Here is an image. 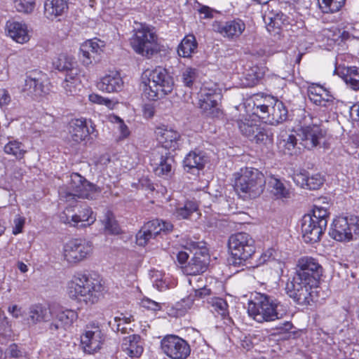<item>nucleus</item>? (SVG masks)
<instances>
[{"instance_id": "nucleus-50", "label": "nucleus", "mask_w": 359, "mask_h": 359, "mask_svg": "<svg viewBox=\"0 0 359 359\" xmlns=\"http://www.w3.org/2000/svg\"><path fill=\"white\" fill-rule=\"evenodd\" d=\"M82 46L85 47V50H89V51L91 52L93 55L100 54L103 51L102 48L104 46V41L97 39L88 40L86 41Z\"/></svg>"}, {"instance_id": "nucleus-52", "label": "nucleus", "mask_w": 359, "mask_h": 359, "mask_svg": "<svg viewBox=\"0 0 359 359\" xmlns=\"http://www.w3.org/2000/svg\"><path fill=\"white\" fill-rule=\"evenodd\" d=\"M89 100L93 103L104 105L110 109H112L115 104L111 100L104 97L96 93L90 94L89 95Z\"/></svg>"}, {"instance_id": "nucleus-63", "label": "nucleus", "mask_w": 359, "mask_h": 359, "mask_svg": "<svg viewBox=\"0 0 359 359\" xmlns=\"http://www.w3.org/2000/svg\"><path fill=\"white\" fill-rule=\"evenodd\" d=\"M62 85L67 95H74L76 93L77 87L80 83H72L67 80H64Z\"/></svg>"}, {"instance_id": "nucleus-41", "label": "nucleus", "mask_w": 359, "mask_h": 359, "mask_svg": "<svg viewBox=\"0 0 359 359\" xmlns=\"http://www.w3.org/2000/svg\"><path fill=\"white\" fill-rule=\"evenodd\" d=\"M237 123L241 133L248 137L249 140L252 139V137H254L253 134L255 133V130H257L259 127V125L253 120L247 117L238 120Z\"/></svg>"}, {"instance_id": "nucleus-2", "label": "nucleus", "mask_w": 359, "mask_h": 359, "mask_svg": "<svg viewBox=\"0 0 359 359\" xmlns=\"http://www.w3.org/2000/svg\"><path fill=\"white\" fill-rule=\"evenodd\" d=\"M104 289L99 277L83 273H76L67 285L70 299L90 305L99 301L103 295Z\"/></svg>"}, {"instance_id": "nucleus-32", "label": "nucleus", "mask_w": 359, "mask_h": 359, "mask_svg": "<svg viewBox=\"0 0 359 359\" xmlns=\"http://www.w3.org/2000/svg\"><path fill=\"white\" fill-rule=\"evenodd\" d=\"M183 163L187 172H194L204 168L206 159L202 152L191 151L186 156Z\"/></svg>"}, {"instance_id": "nucleus-56", "label": "nucleus", "mask_w": 359, "mask_h": 359, "mask_svg": "<svg viewBox=\"0 0 359 359\" xmlns=\"http://www.w3.org/2000/svg\"><path fill=\"white\" fill-rule=\"evenodd\" d=\"M78 75L79 69L76 67H74L65 72V78L64 80H67L72 83H80L81 81Z\"/></svg>"}, {"instance_id": "nucleus-37", "label": "nucleus", "mask_w": 359, "mask_h": 359, "mask_svg": "<svg viewBox=\"0 0 359 359\" xmlns=\"http://www.w3.org/2000/svg\"><path fill=\"white\" fill-rule=\"evenodd\" d=\"M268 184L276 199H286L290 197V190L278 178L271 176Z\"/></svg>"}, {"instance_id": "nucleus-30", "label": "nucleus", "mask_w": 359, "mask_h": 359, "mask_svg": "<svg viewBox=\"0 0 359 359\" xmlns=\"http://www.w3.org/2000/svg\"><path fill=\"white\" fill-rule=\"evenodd\" d=\"M50 316V309H48L41 304H34L29 306L24 320L27 324L33 325L48 321Z\"/></svg>"}, {"instance_id": "nucleus-27", "label": "nucleus", "mask_w": 359, "mask_h": 359, "mask_svg": "<svg viewBox=\"0 0 359 359\" xmlns=\"http://www.w3.org/2000/svg\"><path fill=\"white\" fill-rule=\"evenodd\" d=\"M122 351L132 358H140L144 351L143 341L138 334L123 337L121 343Z\"/></svg>"}, {"instance_id": "nucleus-26", "label": "nucleus", "mask_w": 359, "mask_h": 359, "mask_svg": "<svg viewBox=\"0 0 359 359\" xmlns=\"http://www.w3.org/2000/svg\"><path fill=\"white\" fill-rule=\"evenodd\" d=\"M171 212L174 217L178 219H187L198 209L196 201L186 200L184 202L173 201L170 204Z\"/></svg>"}, {"instance_id": "nucleus-57", "label": "nucleus", "mask_w": 359, "mask_h": 359, "mask_svg": "<svg viewBox=\"0 0 359 359\" xmlns=\"http://www.w3.org/2000/svg\"><path fill=\"white\" fill-rule=\"evenodd\" d=\"M194 301V297L192 295H189L181 299L180 302H177L176 305L177 309L182 311H187L192 306Z\"/></svg>"}, {"instance_id": "nucleus-21", "label": "nucleus", "mask_w": 359, "mask_h": 359, "mask_svg": "<svg viewBox=\"0 0 359 359\" xmlns=\"http://www.w3.org/2000/svg\"><path fill=\"white\" fill-rule=\"evenodd\" d=\"M155 134L157 140L164 149L175 150L179 147L180 135L178 132L161 126L156 128Z\"/></svg>"}, {"instance_id": "nucleus-39", "label": "nucleus", "mask_w": 359, "mask_h": 359, "mask_svg": "<svg viewBox=\"0 0 359 359\" xmlns=\"http://www.w3.org/2000/svg\"><path fill=\"white\" fill-rule=\"evenodd\" d=\"M197 48V42L194 35L185 36L180 43L177 53L180 57H189Z\"/></svg>"}, {"instance_id": "nucleus-16", "label": "nucleus", "mask_w": 359, "mask_h": 359, "mask_svg": "<svg viewBox=\"0 0 359 359\" xmlns=\"http://www.w3.org/2000/svg\"><path fill=\"white\" fill-rule=\"evenodd\" d=\"M323 221L319 222L310 217V215H305L302 221V233L304 242L314 243L320 241L326 226H323Z\"/></svg>"}, {"instance_id": "nucleus-23", "label": "nucleus", "mask_w": 359, "mask_h": 359, "mask_svg": "<svg viewBox=\"0 0 359 359\" xmlns=\"http://www.w3.org/2000/svg\"><path fill=\"white\" fill-rule=\"evenodd\" d=\"M5 29L7 35L18 43H27L30 39L27 25L22 21L9 20Z\"/></svg>"}, {"instance_id": "nucleus-61", "label": "nucleus", "mask_w": 359, "mask_h": 359, "mask_svg": "<svg viewBox=\"0 0 359 359\" xmlns=\"http://www.w3.org/2000/svg\"><path fill=\"white\" fill-rule=\"evenodd\" d=\"M141 305L144 308L154 311L161 310L162 307L161 304L148 298L142 299Z\"/></svg>"}, {"instance_id": "nucleus-62", "label": "nucleus", "mask_w": 359, "mask_h": 359, "mask_svg": "<svg viewBox=\"0 0 359 359\" xmlns=\"http://www.w3.org/2000/svg\"><path fill=\"white\" fill-rule=\"evenodd\" d=\"M194 290L195 292L194 296L199 298H204L206 296H210L212 293L211 290L206 286L196 285L194 286Z\"/></svg>"}, {"instance_id": "nucleus-8", "label": "nucleus", "mask_w": 359, "mask_h": 359, "mask_svg": "<svg viewBox=\"0 0 359 359\" xmlns=\"http://www.w3.org/2000/svg\"><path fill=\"white\" fill-rule=\"evenodd\" d=\"M228 247L231 253L229 264L234 266L245 265V262L255 252V241L245 232L232 234L228 241Z\"/></svg>"}, {"instance_id": "nucleus-48", "label": "nucleus", "mask_w": 359, "mask_h": 359, "mask_svg": "<svg viewBox=\"0 0 359 359\" xmlns=\"http://www.w3.org/2000/svg\"><path fill=\"white\" fill-rule=\"evenodd\" d=\"M198 77V71L195 68L187 67L182 70L181 74V81L187 87L191 88L196 78Z\"/></svg>"}, {"instance_id": "nucleus-19", "label": "nucleus", "mask_w": 359, "mask_h": 359, "mask_svg": "<svg viewBox=\"0 0 359 359\" xmlns=\"http://www.w3.org/2000/svg\"><path fill=\"white\" fill-rule=\"evenodd\" d=\"M95 127L88 128L86 120L84 118H74L69 121L68 133L69 139L74 143H79L86 140L88 135L97 136Z\"/></svg>"}, {"instance_id": "nucleus-64", "label": "nucleus", "mask_w": 359, "mask_h": 359, "mask_svg": "<svg viewBox=\"0 0 359 359\" xmlns=\"http://www.w3.org/2000/svg\"><path fill=\"white\" fill-rule=\"evenodd\" d=\"M274 250L271 248L268 249L265 252H264L259 257V264H264L266 262L270 261L271 259H274L273 257Z\"/></svg>"}, {"instance_id": "nucleus-9", "label": "nucleus", "mask_w": 359, "mask_h": 359, "mask_svg": "<svg viewBox=\"0 0 359 359\" xmlns=\"http://www.w3.org/2000/svg\"><path fill=\"white\" fill-rule=\"evenodd\" d=\"M358 217H338L331 225L329 235L339 242H349L359 234Z\"/></svg>"}, {"instance_id": "nucleus-33", "label": "nucleus", "mask_w": 359, "mask_h": 359, "mask_svg": "<svg viewBox=\"0 0 359 359\" xmlns=\"http://www.w3.org/2000/svg\"><path fill=\"white\" fill-rule=\"evenodd\" d=\"M287 109L285 104L278 100L271 107L269 114L267 115V122L270 125H278L287 119Z\"/></svg>"}, {"instance_id": "nucleus-45", "label": "nucleus", "mask_w": 359, "mask_h": 359, "mask_svg": "<svg viewBox=\"0 0 359 359\" xmlns=\"http://www.w3.org/2000/svg\"><path fill=\"white\" fill-rule=\"evenodd\" d=\"M53 65L58 71L65 72L75 67V62L72 57L62 54L53 62Z\"/></svg>"}, {"instance_id": "nucleus-18", "label": "nucleus", "mask_w": 359, "mask_h": 359, "mask_svg": "<svg viewBox=\"0 0 359 359\" xmlns=\"http://www.w3.org/2000/svg\"><path fill=\"white\" fill-rule=\"evenodd\" d=\"M213 30L229 40L238 39L245 29V24L241 19H233L226 22L215 21L212 24Z\"/></svg>"}, {"instance_id": "nucleus-36", "label": "nucleus", "mask_w": 359, "mask_h": 359, "mask_svg": "<svg viewBox=\"0 0 359 359\" xmlns=\"http://www.w3.org/2000/svg\"><path fill=\"white\" fill-rule=\"evenodd\" d=\"M297 139L293 134L282 132L278 137V145L286 154L292 155L295 151Z\"/></svg>"}, {"instance_id": "nucleus-55", "label": "nucleus", "mask_w": 359, "mask_h": 359, "mask_svg": "<svg viewBox=\"0 0 359 359\" xmlns=\"http://www.w3.org/2000/svg\"><path fill=\"white\" fill-rule=\"evenodd\" d=\"M25 224V218L19 215H16L13 220V226L12 230L13 234L18 235V233H22Z\"/></svg>"}, {"instance_id": "nucleus-43", "label": "nucleus", "mask_w": 359, "mask_h": 359, "mask_svg": "<svg viewBox=\"0 0 359 359\" xmlns=\"http://www.w3.org/2000/svg\"><path fill=\"white\" fill-rule=\"evenodd\" d=\"M265 74V68H259L258 67H253L245 74V79L247 81L245 85L248 86H254L257 84L259 81L262 79Z\"/></svg>"}, {"instance_id": "nucleus-7", "label": "nucleus", "mask_w": 359, "mask_h": 359, "mask_svg": "<svg viewBox=\"0 0 359 359\" xmlns=\"http://www.w3.org/2000/svg\"><path fill=\"white\" fill-rule=\"evenodd\" d=\"M278 301L272 296L264 293H256L249 301L248 313L258 323L271 322L279 318Z\"/></svg>"}, {"instance_id": "nucleus-12", "label": "nucleus", "mask_w": 359, "mask_h": 359, "mask_svg": "<svg viewBox=\"0 0 359 359\" xmlns=\"http://www.w3.org/2000/svg\"><path fill=\"white\" fill-rule=\"evenodd\" d=\"M51 322L48 329L52 333L60 330H66L77 320L79 315L76 311L65 309L61 306L50 308Z\"/></svg>"}, {"instance_id": "nucleus-34", "label": "nucleus", "mask_w": 359, "mask_h": 359, "mask_svg": "<svg viewBox=\"0 0 359 359\" xmlns=\"http://www.w3.org/2000/svg\"><path fill=\"white\" fill-rule=\"evenodd\" d=\"M72 220L73 221V226H78L79 223L81 222V226L84 227L93 224L96 220V217L91 208L84 205L81 207L79 213L72 215Z\"/></svg>"}, {"instance_id": "nucleus-53", "label": "nucleus", "mask_w": 359, "mask_h": 359, "mask_svg": "<svg viewBox=\"0 0 359 359\" xmlns=\"http://www.w3.org/2000/svg\"><path fill=\"white\" fill-rule=\"evenodd\" d=\"M323 184V179L320 174L308 176L306 189L316 190Z\"/></svg>"}, {"instance_id": "nucleus-5", "label": "nucleus", "mask_w": 359, "mask_h": 359, "mask_svg": "<svg viewBox=\"0 0 359 359\" xmlns=\"http://www.w3.org/2000/svg\"><path fill=\"white\" fill-rule=\"evenodd\" d=\"M130 43L134 51L143 57L150 58L161 50L158 36L149 25L135 22Z\"/></svg>"}, {"instance_id": "nucleus-60", "label": "nucleus", "mask_w": 359, "mask_h": 359, "mask_svg": "<svg viewBox=\"0 0 359 359\" xmlns=\"http://www.w3.org/2000/svg\"><path fill=\"white\" fill-rule=\"evenodd\" d=\"M6 355L9 358H18L23 356V352L15 344H11L6 350Z\"/></svg>"}, {"instance_id": "nucleus-49", "label": "nucleus", "mask_w": 359, "mask_h": 359, "mask_svg": "<svg viewBox=\"0 0 359 359\" xmlns=\"http://www.w3.org/2000/svg\"><path fill=\"white\" fill-rule=\"evenodd\" d=\"M253 109L255 114H257L261 118L265 119L266 123L267 122V115L269 114L271 108L262 104L258 97H255Z\"/></svg>"}, {"instance_id": "nucleus-24", "label": "nucleus", "mask_w": 359, "mask_h": 359, "mask_svg": "<svg viewBox=\"0 0 359 359\" xmlns=\"http://www.w3.org/2000/svg\"><path fill=\"white\" fill-rule=\"evenodd\" d=\"M123 86V79L117 71L109 72L97 83V87L100 90L109 93L120 91Z\"/></svg>"}, {"instance_id": "nucleus-44", "label": "nucleus", "mask_w": 359, "mask_h": 359, "mask_svg": "<svg viewBox=\"0 0 359 359\" xmlns=\"http://www.w3.org/2000/svg\"><path fill=\"white\" fill-rule=\"evenodd\" d=\"M102 224L104 226L105 231L111 234H118L121 231L119 225L115 219L112 212L107 211L102 219Z\"/></svg>"}, {"instance_id": "nucleus-29", "label": "nucleus", "mask_w": 359, "mask_h": 359, "mask_svg": "<svg viewBox=\"0 0 359 359\" xmlns=\"http://www.w3.org/2000/svg\"><path fill=\"white\" fill-rule=\"evenodd\" d=\"M43 76V75L41 72H31L27 75L25 80L24 91L35 95H41L43 93H45Z\"/></svg>"}, {"instance_id": "nucleus-58", "label": "nucleus", "mask_w": 359, "mask_h": 359, "mask_svg": "<svg viewBox=\"0 0 359 359\" xmlns=\"http://www.w3.org/2000/svg\"><path fill=\"white\" fill-rule=\"evenodd\" d=\"M80 53L81 60L86 66L92 63V58L95 59L93 54L89 50H85V47L83 46L80 48Z\"/></svg>"}, {"instance_id": "nucleus-46", "label": "nucleus", "mask_w": 359, "mask_h": 359, "mask_svg": "<svg viewBox=\"0 0 359 359\" xmlns=\"http://www.w3.org/2000/svg\"><path fill=\"white\" fill-rule=\"evenodd\" d=\"M344 81L353 90H359V69L356 67L348 68L344 76Z\"/></svg>"}, {"instance_id": "nucleus-59", "label": "nucleus", "mask_w": 359, "mask_h": 359, "mask_svg": "<svg viewBox=\"0 0 359 359\" xmlns=\"http://www.w3.org/2000/svg\"><path fill=\"white\" fill-rule=\"evenodd\" d=\"M109 325L112 330L116 332H121L122 334L128 333V331L131 330V328H128L126 326L127 324L117 321V320L109 321Z\"/></svg>"}, {"instance_id": "nucleus-38", "label": "nucleus", "mask_w": 359, "mask_h": 359, "mask_svg": "<svg viewBox=\"0 0 359 359\" xmlns=\"http://www.w3.org/2000/svg\"><path fill=\"white\" fill-rule=\"evenodd\" d=\"M208 308L215 315L222 318L229 316V306L226 301L220 297H210L208 299Z\"/></svg>"}, {"instance_id": "nucleus-4", "label": "nucleus", "mask_w": 359, "mask_h": 359, "mask_svg": "<svg viewBox=\"0 0 359 359\" xmlns=\"http://www.w3.org/2000/svg\"><path fill=\"white\" fill-rule=\"evenodd\" d=\"M266 180L259 170L254 168L241 169L236 178L234 189L243 200L255 198L264 191Z\"/></svg>"}, {"instance_id": "nucleus-51", "label": "nucleus", "mask_w": 359, "mask_h": 359, "mask_svg": "<svg viewBox=\"0 0 359 359\" xmlns=\"http://www.w3.org/2000/svg\"><path fill=\"white\" fill-rule=\"evenodd\" d=\"M310 217H312L313 219H316L320 222L323 221L324 223L323 226L327 227L328 212L326 208L315 205L313 210V214L310 215Z\"/></svg>"}, {"instance_id": "nucleus-31", "label": "nucleus", "mask_w": 359, "mask_h": 359, "mask_svg": "<svg viewBox=\"0 0 359 359\" xmlns=\"http://www.w3.org/2000/svg\"><path fill=\"white\" fill-rule=\"evenodd\" d=\"M263 18L269 32L280 29L283 26L289 24L288 18L281 12L269 11L264 14Z\"/></svg>"}, {"instance_id": "nucleus-35", "label": "nucleus", "mask_w": 359, "mask_h": 359, "mask_svg": "<svg viewBox=\"0 0 359 359\" xmlns=\"http://www.w3.org/2000/svg\"><path fill=\"white\" fill-rule=\"evenodd\" d=\"M4 151L6 154L13 156L18 160L22 159L27 152L25 145L13 138L8 139V142L4 145Z\"/></svg>"}, {"instance_id": "nucleus-20", "label": "nucleus", "mask_w": 359, "mask_h": 359, "mask_svg": "<svg viewBox=\"0 0 359 359\" xmlns=\"http://www.w3.org/2000/svg\"><path fill=\"white\" fill-rule=\"evenodd\" d=\"M103 341V334L98 326H87L85 333L81 337L84 351L88 353L97 351Z\"/></svg>"}, {"instance_id": "nucleus-25", "label": "nucleus", "mask_w": 359, "mask_h": 359, "mask_svg": "<svg viewBox=\"0 0 359 359\" xmlns=\"http://www.w3.org/2000/svg\"><path fill=\"white\" fill-rule=\"evenodd\" d=\"M308 96L311 102L323 107H330L334 104V97L320 85L312 84L308 88Z\"/></svg>"}, {"instance_id": "nucleus-6", "label": "nucleus", "mask_w": 359, "mask_h": 359, "mask_svg": "<svg viewBox=\"0 0 359 359\" xmlns=\"http://www.w3.org/2000/svg\"><path fill=\"white\" fill-rule=\"evenodd\" d=\"M147 81L145 82L144 93L149 100H156L170 93L174 87V80L164 68L158 67L145 73Z\"/></svg>"}, {"instance_id": "nucleus-11", "label": "nucleus", "mask_w": 359, "mask_h": 359, "mask_svg": "<svg viewBox=\"0 0 359 359\" xmlns=\"http://www.w3.org/2000/svg\"><path fill=\"white\" fill-rule=\"evenodd\" d=\"M173 225L170 222L154 219L144 224L136 236L137 245L144 246L151 239L171 232Z\"/></svg>"}, {"instance_id": "nucleus-17", "label": "nucleus", "mask_w": 359, "mask_h": 359, "mask_svg": "<svg viewBox=\"0 0 359 359\" xmlns=\"http://www.w3.org/2000/svg\"><path fill=\"white\" fill-rule=\"evenodd\" d=\"M151 165L156 175L168 177L172 170L174 158L169 152L162 149L154 151L151 154Z\"/></svg>"}, {"instance_id": "nucleus-42", "label": "nucleus", "mask_w": 359, "mask_h": 359, "mask_svg": "<svg viewBox=\"0 0 359 359\" xmlns=\"http://www.w3.org/2000/svg\"><path fill=\"white\" fill-rule=\"evenodd\" d=\"M254 137L250 140L255 142L257 144H268L273 143V133L267 128L259 126L258 129L255 130Z\"/></svg>"}, {"instance_id": "nucleus-40", "label": "nucleus", "mask_w": 359, "mask_h": 359, "mask_svg": "<svg viewBox=\"0 0 359 359\" xmlns=\"http://www.w3.org/2000/svg\"><path fill=\"white\" fill-rule=\"evenodd\" d=\"M320 9L324 13H334L344 6L346 0H318Z\"/></svg>"}, {"instance_id": "nucleus-28", "label": "nucleus", "mask_w": 359, "mask_h": 359, "mask_svg": "<svg viewBox=\"0 0 359 359\" xmlns=\"http://www.w3.org/2000/svg\"><path fill=\"white\" fill-rule=\"evenodd\" d=\"M70 0H46L44 2V15L49 20H54L65 15L69 8Z\"/></svg>"}, {"instance_id": "nucleus-47", "label": "nucleus", "mask_w": 359, "mask_h": 359, "mask_svg": "<svg viewBox=\"0 0 359 359\" xmlns=\"http://www.w3.org/2000/svg\"><path fill=\"white\" fill-rule=\"evenodd\" d=\"M13 4L17 11L29 14L34 10L36 0H13Z\"/></svg>"}, {"instance_id": "nucleus-54", "label": "nucleus", "mask_w": 359, "mask_h": 359, "mask_svg": "<svg viewBox=\"0 0 359 359\" xmlns=\"http://www.w3.org/2000/svg\"><path fill=\"white\" fill-rule=\"evenodd\" d=\"M292 179L297 186L306 189L308 175L306 171L294 173Z\"/></svg>"}, {"instance_id": "nucleus-22", "label": "nucleus", "mask_w": 359, "mask_h": 359, "mask_svg": "<svg viewBox=\"0 0 359 359\" xmlns=\"http://www.w3.org/2000/svg\"><path fill=\"white\" fill-rule=\"evenodd\" d=\"M209 261L208 253L196 252L188 264L183 267V272L187 276H197L208 269Z\"/></svg>"}, {"instance_id": "nucleus-13", "label": "nucleus", "mask_w": 359, "mask_h": 359, "mask_svg": "<svg viewBox=\"0 0 359 359\" xmlns=\"http://www.w3.org/2000/svg\"><path fill=\"white\" fill-rule=\"evenodd\" d=\"M163 351L172 359H186L191 353L189 344L176 335H168L161 341Z\"/></svg>"}, {"instance_id": "nucleus-1", "label": "nucleus", "mask_w": 359, "mask_h": 359, "mask_svg": "<svg viewBox=\"0 0 359 359\" xmlns=\"http://www.w3.org/2000/svg\"><path fill=\"white\" fill-rule=\"evenodd\" d=\"M296 272L285 285L286 294L299 305H309L315 301L314 289L319 286L323 269L318 261L312 257H301Z\"/></svg>"}, {"instance_id": "nucleus-3", "label": "nucleus", "mask_w": 359, "mask_h": 359, "mask_svg": "<svg viewBox=\"0 0 359 359\" xmlns=\"http://www.w3.org/2000/svg\"><path fill=\"white\" fill-rule=\"evenodd\" d=\"M100 190L95 184L88 182L80 174L74 172L70 175L68 187L59 188L60 200L69 204L76 205L77 198L95 199Z\"/></svg>"}, {"instance_id": "nucleus-10", "label": "nucleus", "mask_w": 359, "mask_h": 359, "mask_svg": "<svg viewBox=\"0 0 359 359\" xmlns=\"http://www.w3.org/2000/svg\"><path fill=\"white\" fill-rule=\"evenodd\" d=\"M92 242L85 238H74L64 246V257L70 264H77L88 259L93 253Z\"/></svg>"}, {"instance_id": "nucleus-15", "label": "nucleus", "mask_w": 359, "mask_h": 359, "mask_svg": "<svg viewBox=\"0 0 359 359\" xmlns=\"http://www.w3.org/2000/svg\"><path fill=\"white\" fill-rule=\"evenodd\" d=\"M299 144L311 150L320 145L326 135V131L318 124L303 126L298 130Z\"/></svg>"}, {"instance_id": "nucleus-14", "label": "nucleus", "mask_w": 359, "mask_h": 359, "mask_svg": "<svg viewBox=\"0 0 359 359\" xmlns=\"http://www.w3.org/2000/svg\"><path fill=\"white\" fill-rule=\"evenodd\" d=\"M221 99V95L216 89L201 88L199 93L198 105L202 113L210 117L219 116L221 111L218 107V102Z\"/></svg>"}]
</instances>
